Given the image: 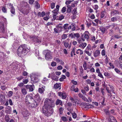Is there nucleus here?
<instances>
[{
	"label": "nucleus",
	"instance_id": "obj_31",
	"mask_svg": "<svg viewBox=\"0 0 122 122\" xmlns=\"http://www.w3.org/2000/svg\"><path fill=\"white\" fill-rule=\"evenodd\" d=\"M104 111L105 112L106 114L108 115H110V113L108 111V110L107 108H105L104 109Z\"/></svg>",
	"mask_w": 122,
	"mask_h": 122
},
{
	"label": "nucleus",
	"instance_id": "obj_29",
	"mask_svg": "<svg viewBox=\"0 0 122 122\" xmlns=\"http://www.w3.org/2000/svg\"><path fill=\"white\" fill-rule=\"evenodd\" d=\"M21 92L22 94L24 95H26L27 93L26 91L25 88H23L21 89Z\"/></svg>",
	"mask_w": 122,
	"mask_h": 122
},
{
	"label": "nucleus",
	"instance_id": "obj_4",
	"mask_svg": "<svg viewBox=\"0 0 122 122\" xmlns=\"http://www.w3.org/2000/svg\"><path fill=\"white\" fill-rule=\"evenodd\" d=\"M44 53H46L45 56V59L47 60H48L49 59L52 58L51 55V52L49 50H45L44 51Z\"/></svg>",
	"mask_w": 122,
	"mask_h": 122
},
{
	"label": "nucleus",
	"instance_id": "obj_42",
	"mask_svg": "<svg viewBox=\"0 0 122 122\" xmlns=\"http://www.w3.org/2000/svg\"><path fill=\"white\" fill-rule=\"evenodd\" d=\"M51 7L52 9L54 8L55 6V4L54 3H52L51 4Z\"/></svg>",
	"mask_w": 122,
	"mask_h": 122
},
{
	"label": "nucleus",
	"instance_id": "obj_36",
	"mask_svg": "<svg viewBox=\"0 0 122 122\" xmlns=\"http://www.w3.org/2000/svg\"><path fill=\"white\" fill-rule=\"evenodd\" d=\"M64 16L62 15H60L59 17L58 20H61L62 19H64Z\"/></svg>",
	"mask_w": 122,
	"mask_h": 122
},
{
	"label": "nucleus",
	"instance_id": "obj_64",
	"mask_svg": "<svg viewBox=\"0 0 122 122\" xmlns=\"http://www.w3.org/2000/svg\"><path fill=\"white\" fill-rule=\"evenodd\" d=\"M24 85V83L22 82H21L19 83L18 85V86L20 87Z\"/></svg>",
	"mask_w": 122,
	"mask_h": 122
},
{
	"label": "nucleus",
	"instance_id": "obj_3",
	"mask_svg": "<svg viewBox=\"0 0 122 122\" xmlns=\"http://www.w3.org/2000/svg\"><path fill=\"white\" fill-rule=\"evenodd\" d=\"M81 37L79 38L80 34L79 33H77V41L79 44L85 41V39L83 38V35L82 34V33H81Z\"/></svg>",
	"mask_w": 122,
	"mask_h": 122
},
{
	"label": "nucleus",
	"instance_id": "obj_14",
	"mask_svg": "<svg viewBox=\"0 0 122 122\" xmlns=\"http://www.w3.org/2000/svg\"><path fill=\"white\" fill-rule=\"evenodd\" d=\"M5 97L3 95H0V102H4L5 101Z\"/></svg>",
	"mask_w": 122,
	"mask_h": 122
},
{
	"label": "nucleus",
	"instance_id": "obj_38",
	"mask_svg": "<svg viewBox=\"0 0 122 122\" xmlns=\"http://www.w3.org/2000/svg\"><path fill=\"white\" fill-rule=\"evenodd\" d=\"M100 30L102 33H104L106 29L105 28L101 27L100 28Z\"/></svg>",
	"mask_w": 122,
	"mask_h": 122
},
{
	"label": "nucleus",
	"instance_id": "obj_23",
	"mask_svg": "<svg viewBox=\"0 0 122 122\" xmlns=\"http://www.w3.org/2000/svg\"><path fill=\"white\" fill-rule=\"evenodd\" d=\"M70 100L72 101V102H73V103H76V98L75 96L74 97H70Z\"/></svg>",
	"mask_w": 122,
	"mask_h": 122
},
{
	"label": "nucleus",
	"instance_id": "obj_35",
	"mask_svg": "<svg viewBox=\"0 0 122 122\" xmlns=\"http://www.w3.org/2000/svg\"><path fill=\"white\" fill-rule=\"evenodd\" d=\"M105 11H102L101 13V18H103L105 15Z\"/></svg>",
	"mask_w": 122,
	"mask_h": 122
},
{
	"label": "nucleus",
	"instance_id": "obj_56",
	"mask_svg": "<svg viewBox=\"0 0 122 122\" xmlns=\"http://www.w3.org/2000/svg\"><path fill=\"white\" fill-rule=\"evenodd\" d=\"M72 115L73 118L75 119L76 118V114L75 113H73Z\"/></svg>",
	"mask_w": 122,
	"mask_h": 122
},
{
	"label": "nucleus",
	"instance_id": "obj_19",
	"mask_svg": "<svg viewBox=\"0 0 122 122\" xmlns=\"http://www.w3.org/2000/svg\"><path fill=\"white\" fill-rule=\"evenodd\" d=\"M76 86L75 85H72L71 88L70 90L71 91H74L75 92H76Z\"/></svg>",
	"mask_w": 122,
	"mask_h": 122
},
{
	"label": "nucleus",
	"instance_id": "obj_48",
	"mask_svg": "<svg viewBox=\"0 0 122 122\" xmlns=\"http://www.w3.org/2000/svg\"><path fill=\"white\" fill-rule=\"evenodd\" d=\"M28 81V79H23V82L24 84H27Z\"/></svg>",
	"mask_w": 122,
	"mask_h": 122
},
{
	"label": "nucleus",
	"instance_id": "obj_25",
	"mask_svg": "<svg viewBox=\"0 0 122 122\" xmlns=\"http://www.w3.org/2000/svg\"><path fill=\"white\" fill-rule=\"evenodd\" d=\"M5 119L6 122H8L10 119L9 116L8 115H6L5 117Z\"/></svg>",
	"mask_w": 122,
	"mask_h": 122
},
{
	"label": "nucleus",
	"instance_id": "obj_33",
	"mask_svg": "<svg viewBox=\"0 0 122 122\" xmlns=\"http://www.w3.org/2000/svg\"><path fill=\"white\" fill-rule=\"evenodd\" d=\"M52 79L56 81H57L58 80V77L56 75L52 77Z\"/></svg>",
	"mask_w": 122,
	"mask_h": 122
},
{
	"label": "nucleus",
	"instance_id": "obj_2",
	"mask_svg": "<svg viewBox=\"0 0 122 122\" xmlns=\"http://www.w3.org/2000/svg\"><path fill=\"white\" fill-rule=\"evenodd\" d=\"M29 51V49L26 47L25 45H21L18 49L17 54L20 56L26 55Z\"/></svg>",
	"mask_w": 122,
	"mask_h": 122
},
{
	"label": "nucleus",
	"instance_id": "obj_47",
	"mask_svg": "<svg viewBox=\"0 0 122 122\" xmlns=\"http://www.w3.org/2000/svg\"><path fill=\"white\" fill-rule=\"evenodd\" d=\"M83 68H84V69L85 70H86L87 69V68L86 67V63L85 62L83 64Z\"/></svg>",
	"mask_w": 122,
	"mask_h": 122
},
{
	"label": "nucleus",
	"instance_id": "obj_44",
	"mask_svg": "<svg viewBox=\"0 0 122 122\" xmlns=\"http://www.w3.org/2000/svg\"><path fill=\"white\" fill-rule=\"evenodd\" d=\"M110 117V120H111L112 121V120H113L115 122H117V120L115 119V118H114V117L113 116H111Z\"/></svg>",
	"mask_w": 122,
	"mask_h": 122
},
{
	"label": "nucleus",
	"instance_id": "obj_40",
	"mask_svg": "<svg viewBox=\"0 0 122 122\" xmlns=\"http://www.w3.org/2000/svg\"><path fill=\"white\" fill-rule=\"evenodd\" d=\"M83 100H84L85 101L88 102H89V101L84 96L82 97V98Z\"/></svg>",
	"mask_w": 122,
	"mask_h": 122
},
{
	"label": "nucleus",
	"instance_id": "obj_37",
	"mask_svg": "<svg viewBox=\"0 0 122 122\" xmlns=\"http://www.w3.org/2000/svg\"><path fill=\"white\" fill-rule=\"evenodd\" d=\"M92 47L91 46L89 45L86 47L85 50L88 51L89 50H91Z\"/></svg>",
	"mask_w": 122,
	"mask_h": 122
},
{
	"label": "nucleus",
	"instance_id": "obj_61",
	"mask_svg": "<svg viewBox=\"0 0 122 122\" xmlns=\"http://www.w3.org/2000/svg\"><path fill=\"white\" fill-rule=\"evenodd\" d=\"M84 89L87 91H88L89 90V87L87 86H84Z\"/></svg>",
	"mask_w": 122,
	"mask_h": 122
},
{
	"label": "nucleus",
	"instance_id": "obj_55",
	"mask_svg": "<svg viewBox=\"0 0 122 122\" xmlns=\"http://www.w3.org/2000/svg\"><path fill=\"white\" fill-rule=\"evenodd\" d=\"M68 25V24H65L64 25V26H62L63 28V27L64 29H67Z\"/></svg>",
	"mask_w": 122,
	"mask_h": 122
},
{
	"label": "nucleus",
	"instance_id": "obj_41",
	"mask_svg": "<svg viewBox=\"0 0 122 122\" xmlns=\"http://www.w3.org/2000/svg\"><path fill=\"white\" fill-rule=\"evenodd\" d=\"M64 109L62 107H60L59 109L60 113L61 114H62L63 112Z\"/></svg>",
	"mask_w": 122,
	"mask_h": 122
},
{
	"label": "nucleus",
	"instance_id": "obj_16",
	"mask_svg": "<svg viewBox=\"0 0 122 122\" xmlns=\"http://www.w3.org/2000/svg\"><path fill=\"white\" fill-rule=\"evenodd\" d=\"M80 44V45L79 46V47H80L81 48L83 49H84L86 45V43H81Z\"/></svg>",
	"mask_w": 122,
	"mask_h": 122
},
{
	"label": "nucleus",
	"instance_id": "obj_49",
	"mask_svg": "<svg viewBox=\"0 0 122 122\" xmlns=\"http://www.w3.org/2000/svg\"><path fill=\"white\" fill-rule=\"evenodd\" d=\"M61 119L64 121H65L67 120V118L66 117L63 116L61 117Z\"/></svg>",
	"mask_w": 122,
	"mask_h": 122
},
{
	"label": "nucleus",
	"instance_id": "obj_63",
	"mask_svg": "<svg viewBox=\"0 0 122 122\" xmlns=\"http://www.w3.org/2000/svg\"><path fill=\"white\" fill-rule=\"evenodd\" d=\"M98 8V6L97 5H95L94 7V9L95 10H97Z\"/></svg>",
	"mask_w": 122,
	"mask_h": 122
},
{
	"label": "nucleus",
	"instance_id": "obj_43",
	"mask_svg": "<svg viewBox=\"0 0 122 122\" xmlns=\"http://www.w3.org/2000/svg\"><path fill=\"white\" fill-rule=\"evenodd\" d=\"M7 87L6 86H1V88L2 90H4L7 88Z\"/></svg>",
	"mask_w": 122,
	"mask_h": 122
},
{
	"label": "nucleus",
	"instance_id": "obj_45",
	"mask_svg": "<svg viewBox=\"0 0 122 122\" xmlns=\"http://www.w3.org/2000/svg\"><path fill=\"white\" fill-rule=\"evenodd\" d=\"M66 97V94L65 93H64L62 96V98L63 99H65Z\"/></svg>",
	"mask_w": 122,
	"mask_h": 122
},
{
	"label": "nucleus",
	"instance_id": "obj_18",
	"mask_svg": "<svg viewBox=\"0 0 122 122\" xmlns=\"http://www.w3.org/2000/svg\"><path fill=\"white\" fill-rule=\"evenodd\" d=\"M61 24L59 23L56 27L59 32L61 31L62 29L63 28L62 26H61Z\"/></svg>",
	"mask_w": 122,
	"mask_h": 122
},
{
	"label": "nucleus",
	"instance_id": "obj_17",
	"mask_svg": "<svg viewBox=\"0 0 122 122\" xmlns=\"http://www.w3.org/2000/svg\"><path fill=\"white\" fill-rule=\"evenodd\" d=\"M4 30V24L2 23L0 24V32H3Z\"/></svg>",
	"mask_w": 122,
	"mask_h": 122
},
{
	"label": "nucleus",
	"instance_id": "obj_34",
	"mask_svg": "<svg viewBox=\"0 0 122 122\" xmlns=\"http://www.w3.org/2000/svg\"><path fill=\"white\" fill-rule=\"evenodd\" d=\"M74 24H71V30H75L76 27L74 25Z\"/></svg>",
	"mask_w": 122,
	"mask_h": 122
},
{
	"label": "nucleus",
	"instance_id": "obj_62",
	"mask_svg": "<svg viewBox=\"0 0 122 122\" xmlns=\"http://www.w3.org/2000/svg\"><path fill=\"white\" fill-rule=\"evenodd\" d=\"M34 0H29V3L30 4H32L34 2Z\"/></svg>",
	"mask_w": 122,
	"mask_h": 122
},
{
	"label": "nucleus",
	"instance_id": "obj_20",
	"mask_svg": "<svg viewBox=\"0 0 122 122\" xmlns=\"http://www.w3.org/2000/svg\"><path fill=\"white\" fill-rule=\"evenodd\" d=\"M61 84H60L59 83H56L55 84L54 86V88L56 89L59 88V89H60L61 88L60 86Z\"/></svg>",
	"mask_w": 122,
	"mask_h": 122
},
{
	"label": "nucleus",
	"instance_id": "obj_10",
	"mask_svg": "<svg viewBox=\"0 0 122 122\" xmlns=\"http://www.w3.org/2000/svg\"><path fill=\"white\" fill-rule=\"evenodd\" d=\"M10 8L11 9L10 10V11L11 13L13 14V15H11V16H13V15H14L15 14V9L13 5L11 4H10Z\"/></svg>",
	"mask_w": 122,
	"mask_h": 122
},
{
	"label": "nucleus",
	"instance_id": "obj_28",
	"mask_svg": "<svg viewBox=\"0 0 122 122\" xmlns=\"http://www.w3.org/2000/svg\"><path fill=\"white\" fill-rule=\"evenodd\" d=\"M83 51L80 49H78L77 51V54L80 53V54L81 55L83 54Z\"/></svg>",
	"mask_w": 122,
	"mask_h": 122
},
{
	"label": "nucleus",
	"instance_id": "obj_8",
	"mask_svg": "<svg viewBox=\"0 0 122 122\" xmlns=\"http://www.w3.org/2000/svg\"><path fill=\"white\" fill-rule=\"evenodd\" d=\"M39 103H38V102L34 100L32 101V103L31 104V107L32 108H35L37 107Z\"/></svg>",
	"mask_w": 122,
	"mask_h": 122
},
{
	"label": "nucleus",
	"instance_id": "obj_58",
	"mask_svg": "<svg viewBox=\"0 0 122 122\" xmlns=\"http://www.w3.org/2000/svg\"><path fill=\"white\" fill-rule=\"evenodd\" d=\"M102 55L103 56H104L105 55V50L104 49L102 50Z\"/></svg>",
	"mask_w": 122,
	"mask_h": 122
},
{
	"label": "nucleus",
	"instance_id": "obj_51",
	"mask_svg": "<svg viewBox=\"0 0 122 122\" xmlns=\"http://www.w3.org/2000/svg\"><path fill=\"white\" fill-rule=\"evenodd\" d=\"M66 8L65 7H63L61 10V11L62 13H64L66 11Z\"/></svg>",
	"mask_w": 122,
	"mask_h": 122
},
{
	"label": "nucleus",
	"instance_id": "obj_57",
	"mask_svg": "<svg viewBox=\"0 0 122 122\" xmlns=\"http://www.w3.org/2000/svg\"><path fill=\"white\" fill-rule=\"evenodd\" d=\"M54 60L55 61H56V62H61L60 60L58 58H55Z\"/></svg>",
	"mask_w": 122,
	"mask_h": 122
},
{
	"label": "nucleus",
	"instance_id": "obj_26",
	"mask_svg": "<svg viewBox=\"0 0 122 122\" xmlns=\"http://www.w3.org/2000/svg\"><path fill=\"white\" fill-rule=\"evenodd\" d=\"M69 36L72 38H75L76 36V34L75 33H71L69 35Z\"/></svg>",
	"mask_w": 122,
	"mask_h": 122
},
{
	"label": "nucleus",
	"instance_id": "obj_15",
	"mask_svg": "<svg viewBox=\"0 0 122 122\" xmlns=\"http://www.w3.org/2000/svg\"><path fill=\"white\" fill-rule=\"evenodd\" d=\"M45 86H43L41 88H39L38 89V91L39 92L41 93H42L45 90Z\"/></svg>",
	"mask_w": 122,
	"mask_h": 122
},
{
	"label": "nucleus",
	"instance_id": "obj_7",
	"mask_svg": "<svg viewBox=\"0 0 122 122\" xmlns=\"http://www.w3.org/2000/svg\"><path fill=\"white\" fill-rule=\"evenodd\" d=\"M34 97L35 100L38 102V103H39L41 100V98L40 97L39 95L38 94H37Z\"/></svg>",
	"mask_w": 122,
	"mask_h": 122
},
{
	"label": "nucleus",
	"instance_id": "obj_27",
	"mask_svg": "<svg viewBox=\"0 0 122 122\" xmlns=\"http://www.w3.org/2000/svg\"><path fill=\"white\" fill-rule=\"evenodd\" d=\"M2 10L4 13H6L7 11V8L5 7H3L2 8Z\"/></svg>",
	"mask_w": 122,
	"mask_h": 122
},
{
	"label": "nucleus",
	"instance_id": "obj_21",
	"mask_svg": "<svg viewBox=\"0 0 122 122\" xmlns=\"http://www.w3.org/2000/svg\"><path fill=\"white\" fill-rule=\"evenodd\" d=\"M62 104V101L58 99H57L56 102V105H58L59 104L60 105H61Z\"/></svg>",
	"mask_w": 122,
	"mask_h": 122
},
{
	"label": "nucleus",
	"instance_id": "obj_32",
	"mask_svg": "<svg viewBox=\"0 0 122 122\" xmlns=\"http://www.w3.org/2000/svg\"><path fill=\"white\" fill-rule=\"evenodd\" d=\"M75 49L73 48L72 51L71 53V56H72L73 55H75L76 54L75 53Z\"/></svg>",
	"mask_w": 122,
	"mask_h": 122
},
{
	"label": "nucleus",
	"instance_id": "obj_53",
	"mask_svg": "<svg viewBox=\"0 0 122 122\" xmlns=\"http://www.w3.org/2000/svg\"><path fill=\"white\" fill-rule=\"evenodd\" d=\"M106 90L107 91V92L108 93L111 94V91H110L109 89V88L108 87H106Z\"/></svg>",
	"mask_w": 122,
	"mask_h": 122
},
{
	"label": "nucleus",
	"instance_id": "obj_12",
	"mask_svg": "<svg viewBox=\"0 0 122 122\" xmlns=\"http://www.w3.org/2000/svg\"><path fill=\"white\" fill-rule=\"evenodd\" d=\"M89 33L88 31H85L84 34L83 36H84V39H86L87 40L89 39V36L88 34Z\"/></svg>",
	"mask_w": 122,
	"mask_h": 122
},
{
	"label": "nucleus",
	"instance_id": "obj_24",
	"mask_svg": "<svg viewBox=\"0 0 122 122\" xmlns=\"http://www.w3.org/2000/svg\"><path fill=\"white\" fill-rule=\"evenodd\" d=\"M67 9L66 12L67 13L70 12L71 11V6L69 5H68L67 6Z\"/></svg>",
	"mask_w": 122,
	"mask_h": 122
},
{
	"label": "nucleus",
	"instance_id": "obj_5",
	"mask_svg": "<svg viewBox=\"0 0 122 122\" xmlns=\"http://www.w3.org/2000/svg\"><path fill=\"white\" fill-rule=\"evenodd\" d=\"M25 100L26 102H27L29 103H31V102L34 101L33 97L30 95H27L26 96Z\"/></svg>",
	"mask_w": 122,
	"mask_h": 122
},
{
	"label": "nucleus",
	"instance_id": "obj_6",
	"mask_svg": "<svg viewBox=\"0 0 122 122\" xmlns=\"http://www.w3.org/2000/svg\"><path fill=\"white\" fill-rule=\"evenodd\" d=\"M32 38L33 41L37 43H39L41 41V39L40 37L36 36H33Z\"/></svg>",
	"mask_w": 122,
	"mask_h": 122
},
{
	"label": "nucleus",
	"instance_id": "obj_59",
	"mask_svg": "<svg viewBox=\"0 0 122 122\" xmlns=\"http://www.w3.org/2000/svg\"><path fill=\"white\" fill-rule=\"evenodd\" d=\"M71 82L73 84V85L76 86V81H74V80H72L71 81Z\"/></svg>",
	"mask_w": 122,
	"mask_h": 122
},
{
	"label": "nucleus",
	"instance_id": "obj_11",
	"mask_svg": "<svg viewBox=\"0 0 122 122\" xmlns=\"http://www.w3.org/2000/svg\"><path fill=\"white\" fill-rule=\"evenodd\" d=\"M23 117L25 120L29 118V114L28 112L25 111L23 113Z\"/></svg>",
	"mask_w": 122,
	"mask_h": 122
},
{
	"label": "nucleus",
	"instance_id": "obj_46",
	"mask_svg": "<svg viewBox=\"0 0 122 122\" xmlns=\"http://www.w3.org/2000/svg\"><path fill=\"white\" fill-rule=\"evenodd\" d=\"M64 45L66 47H67L68 46L69 44L66 41H65L64 42Z\"/></svg>",
	"mask_w": 122,
	"mask_h": 122
},
{
	"label": "nucleus",
	"instance_id": "obj_39",
	"mask_svg": "<svg viewBox=\"0 0 122 122\" xmlns=\"http://www.w3.org/2000/svg\"><path fill=\"white\" fill-rule=\"evenodd\" d=\"M13 94V92L12 91H10L8 93V95L9 97H10L12 96Z\"/></svg>",
	"mask_w": 122,
	"mask_h": 122
},
{
	"label": "nucleus",
	"instance_id": "obj_22",
	"mask_svg": "<svg viewBox=\"0 0 122 122\" xmlns=\"http://www.w3.org/2000/svg\"><path fill=\"white\" fill-rule=\"evenodd\" d=\"M100 51L99 50H96L94 53V56L95 57L97 56L100 54Z\"/></svg>",
	"mask_w": 122,
	"mask_h": 122
},
{
	"label": "nucleus",
	"instance_id": "obj_54",
	"mask_svg": "<svg viewBox=\"0 0 122 122\" xmlns=\"http://www.w3.org/2000/svg\"><path fill=\"white\" fill-rule=\"evenodd\" d=\"M51 65L52 66H56V63L55 62H53L51 63Z\"/></svg>",
	"mask_w": 122,
	"mask_h": 122
},
{
	"label": "nucleus",
	"instance_id": "obj_30",
	"mask_svg": "<svg viewBox=\"0 0 122 122\" xmlns=\"http://www.w3.org/2000/svg\"><path fill=\"white\" fill-rule=\"evenodd\" d=\"M34 87V85H31L30 86V88H29V91H32L33 90Z\"/></svg>",
	"mask_w": 122,
	"mask_h": 122
},
{
	"label": "nucleus",
	"instance_id": "obj_60",
	"mask_svg": "<svg viewBox=\"0 0 122 122\" xmlns=\"http://www.w3.org/2000/svg\"><path fill=\"white\" fill-rule=\"evenodd\" d=\"M85 52L86 54H87L89 56H90L91 55V53L89 52V51H88L85 50Z\"/></svg>",
	"mask_w": 122,
	"mask_h": 122
},
{
	"label": "nucleus",
	"instance_id": "obj_13",
	"mask_svg": "<svg viewBox=\"0 0 122 122\" xmlns=\"http://www.w3.org/2000/svg\"><path fill=\"white\" fill-rule=\"evenodd\" d=\"M76 8H75L72 11V13L73 15L72 17L73 19H75L76 18Z\"/></svg>",
	"mask_w": 122,
	"mask_h": 122
},
{
	"label": "nucleus",
	"instance_id": "obj_52",
	"mask_svg": "<svg viewBox=\"0 0 122 122\" xmlns=\"http://www.w3.org/2000/svg\"><path fill=\"white\" fill-rule=\"evenodd\" d=\"M104 75L106 76H110V74L108 72H105L104 73Z\"/></svg>",
	"mask_w": 122,
	"mask_h": 122
},
{
	"label": "nucleus",
	"instance_id": "obj_1",
	"mask_svg": "<svg viewBox=\"0 0 122 122\" xmlns=\"http://www.w3.org/2000/svg\"><path fill=\"white\" fill-rule=\"evenodd\" d=\"M45 108L43 110V113L46 116H48L53 113V110L52 107L55 106L54 102L51 99L46 98L44 102Z\"/></svg>",
	"mask_w": 122,
	"mask_h": 122
},
{
	"label": "nucleus",
	"instance_id": "obj_9",
	"mask_svg": "<svg viewBox=\"0 0 122 122\" xmlns=\"http://www.w3.org/2000/svg\"><path fill=\"white\" fill-rule=\"evenodd\" d=\"M60 6L58 5H57L56 6V8L52 11V12L54 15H57L58 14V12L59 10Z\"/></svg>",
	"mask_w": 122,
	"mask_h": 122
},
{
	"label": "nucleus",
	"instance_id": "obj_50",
	"mask_svg": "<svg viewBox=\"0 0 122 122\" xmlns=\"http://www.w3.org/2000/svg\"><path fill=\"white\" fill-rule=\"evenodd\" d=\"M67 37V35L65 34H64L63 35L61 36L62 39H65Z\"/></svg>",
	"mask_w": 122,
	"mask_h": 122
}]
</instances>
